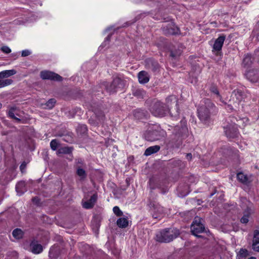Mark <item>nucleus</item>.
Here are the masks:
<instances>
[{"instance_id":"obj_5","label":"nucleus","mask_w":259,"mask_h":259,"mask_svg":"<svg viewBox=\"0 0 259 259\" xmlns=\"http://www.w3.org/2000/svg\"><path fill=\"white\" fill-rule=\"evenodd\" d=\"M173 135L174 140L176 142L180 143L183 139H186L189 135L188 129L187 126V120L183 119L181 120V125H177L175 127Z\"/></svg>"},{"instance_id":"obj_28","label":"nucleus","mask_w":259,"mask_h":259,"mask_svg":"<svg viewBox=\"0 0 259 259\" xmlns=\"http://www.w3.org/2000/svg\"><path fill=\"white\" fill-rule=\"evenodd\" d=\"M16 190L19 195H22L26 190L25 182L20 181L16 185Z\"/></svg>"},{"instance_id":"obj_36","label":"nucleus","mask_w":259,"mask_h":259,"mask_svg":"<svg viewBox=\"0 0 259 259\" xmlns=\"http://www.w3.org/2000/svg\"><path fill=\"white\" fill-rule=\"evenodd\" d=\"M209 90L211 93L217 95V96L219 98L220 101L224 103V102L222 101V97L220 94L217 86L215 84H212L209 88Z\"/></svg>"},{"instance_id":"obj_30","label":"nucleus","mask_w":259,"mask_h":259,"mask_svg":"<svg viewBox=\"0 0 259 259\" xmlns=\"http://www.w3.org/2000/svg\"><path fill=\"white\" fill-rule=\"evenodd\" d=\"M145 94V91L142 89H135L133 91V95L138 99H143Z\"/></svg>"},{"instance_id":"obj_9","label":"nucleus","mask_w":259,"mask_h":259,"mask_svg":"<svg viewBox=\"0 0 259 259\" xmlns=\"http://www.w3.org/2000/svg\"><path fill=\"white\" fill-rule=\"evenodd\" d=\"M16 73V71L14 69L6 70L0 72V88L9 85L13 82L11 79H5L8 78Z\"/></svg>"},{"instance_id":"obj_51","label":"nucleus","mask_w":259,"mask_h":259,"mask_svg":"<svg viewBox=\"0 0 259 259\" xmlns=\"http://www.w3.org/2000/svg\"><path fill=\"white\" fill-rule=\"evenodd\" d=\"M225 108L230 112H232L234 110L233 106L231 104H227Z\"/></svg>"},{"instance_id":"obj_61","label":"nucleus","mask_w":259,"mask_h":259,"mask_svg":"<svg viewBox=\"0 0 259 259\" xmlns=\"http://www.w3.org/2000/svg\"><path fill=\"white\" fill-rule=\"evenodd\" d=\"M257 24L259 26V21L257 22Z\"/></svg>"},{"instance_id":"obj_2","label":"nucleus","mask_w":259,"mask_h":259,"mask_svg":"<svg viewBox=\"0 0 259 259\" xmlns=\"http://www.w3.org/2000/svg\"><path fill=\"white\" fill-rule=\"evenodd\" d=\"M231 118V121L233 123L228 124L226 126L224 127L225 135L230 141L233 139H238L240 133L238 126H240L241 125L243 126L244 122L248 120V119L245 117L241 118L240 117H238L239 119H238L237 117L232 116Z\"/></svg>"},{"instance_id":"obj_45","label":"nucleus","mask_w":259,"mask_h":259,"mask_svg":"<svg viewBox=\"0 0 259 259\" xmlns=\"http://www.w3.org/2000/svg\"><path fill=\"white\" fill-rule=\"evenodd\" d=\"M98 199V195L96 193L91 196L90 198L89 199V201L94 206L95 203L96 202Z\"/></svg>"},{"instance_id":"obj_40","label":"nucleus","mask_w":259,"mask_h":259,"mask_svg":"<svg viewBox=\"0 0 259 259\" xmlns=\"http://www.w3.org/2000/svg\"><path fill=\"white\" fill-rule=\"evenodd\" d=\"M181 53L182 52L180 50H171L170 52V57L172 58H176L181 55Z\"/></svg>"},{"instance_id":"obj_29","label":"nucleus","mask_w":259,"mask_h":259,"mask_svg":"<svg viewBox=\"0 0 259 259\" xmlns=\"http://www.w3.org/2000/svg\"><path fill=\"white\" fill-rule=\"evenodd\" d=\"M73 151V148L69 147H63L60 148L57 152V155L61 154H70L72 153Z\"/></svg>"},{"instance_id":"obj_25","label":"nucleus","mask_w":259,"mask_h":259,"mask_svg":"<svg viewBox=\"0 0 259 259\" xmlns=\"http://www.w3.org/2000/svg\"><path fill=\"white\" fill-rule=\"evenodd\" d=\"M116 224L120 228H125L127 227L128 226V218L126 217L125 218L123 217L119 218L116 221Z\"/></svg>"},{"instance_id":"obj_7","label":"nucleus","mask_w":259,"mask_h":259,"mask_svg":"<svg viewBox=\"0 0 259 259\" xmlns=\"http://www.w3.org/2000/svg\"><path fill=\"white\" fill-rule=\"evenodd\" d=\"M147 205L149 212L154 219L161 218L164 213V208L155 201L149 200Z\"/></svg>"},{"instance_id":"obj_44","label":"nucleus","mask_w":259,"mask_h":259,"mask_svg":"<svg viewBox=\"0 0 259 259\" xmlns=\"http://www.w3.org/2000/svg\"><path fill=\"white\" fill-rule=\"evenodd\" d=\"M252 248L254 251L259 252V241L252 240Z\"/></svg>"},{"instance_id":"obj_31","label":"nucleus","mask_w":259,"mask_h":259,"mask_svg":"<svg viewBox=\"0 0 259 259\" xmlns=\"http://www.w3.org/2000/svg\"><path fill=\"white\" fill-rule=\"evenodd\" d=\"M166 101L167 103H169L170 102H171L174 101L176 103V106L177 108V113L175 115V117H177V116L179 115V111H178V99L177 97L175 96H170L168 97L166 99Z\"/></svg>"},{"instance_id":"obj_39","label":"nucleus","mask_w":259,"mask_h":259,"mask_svg":"<svg viewBox=\"0 0 259 259\" xmlns=\"http://www.w3.org/2000/svg\"><path fill=\"white\" fill-rule=\"evenodd\" d=\"M73 134L72 133H69L66 135H59L60 137H64L63 140L66 142H71L73 140L72 137Z\"/></svg>"},{"instance_id":"obj_19","label":"nucleus","mask_w":259,"mask_h":259,"mask_svg":"<svg viewBox=\"0 0 259 259\" xmlns=\"http://www.w3.org/2000/svg\"><path fill=\"white\" fill-rule=\"evenodd\" d=\"M30 248L31 251L34 254H39L43 250L42 246L35 240H32L30 242Z\"/></svg>"},{"instance_id":"obj_8","label":"nucleus","mask_w":259,"mask_h":259,"mask_svg":"<svg viewBox=\"0 0 259 259\" xmlns=\"http://www.w3.org/2000/svg\"><path fill=\"white\" fill-rule=\"evenodd\" d=\"M163 33L166 36L178 35L181 34L180 28L174 21H170V23L163 25L161 28Z\"/></svg>"},{"instance_id":"obj_26","label":"nucleus","mask_w":259,"mask_h":259,"mask_svg":"<svg viewBox=\"0 0 259 259\" xmlns=\"http://www.w3.org/2000/svg\"><path fill=\"white\" fill-rule=\"evenodd\" d=\"M76 174L79 177V180L83 181L87 177V174L85 170L80 166L76 168Z\"/></svg>"},{"instance_id":"obj_43","label":"nucleus","mask_w":259,"mask_h":259,"mask_svg":"<svg viewBox=\"0 0 259 259\" xmlns=\"http://www.w3.org/2000/svg\"><path fill=\"white\" fill-rule=\"evenodd\" d=\"M185 189L186 190V191L185 192H183L181 190V185H179L178 187V191L180 192V195H181V196H186L187 195H188V193L187 192V189H188V186L187 185H185Z\"/></svg>"},{"instance_id":"obj_41","label":"nucleus","mask_w":259,"mask_h":259,"mask_svg":"<svg viewBox=\"0 0 259 259\" xmlns=\"http://www.w3.org/2000/svg\"><path fill=\"white\" fill-rule=\"evenodd\" d=\"M59 144L57 139H53L50 142V147L53 151L57 150Z\"/></svg>"},{"instance_id":"obj_20","label":"nucleus","mask_w":259,"mask_h":259,"mask_svg":"<svg viewBox=\"0 0 259 259\" xmlns=\"http://www.w3.org/2000/svg\"><path fill=\"white\" fill-rule=\"evenodd\" d=\"M16 110V107H11L10 108L8 112V117L10 118L15 120L16 122L18 123H26V120L24 119H21L20 118H18L15 115V111Z\"/></svg>"},{"instance_id":"obj_57","label":"nucleus","mask_w":259,"mask_h":259,"mask_svg":"<svg viewBox=\"0 0 259 259\" xmlns=\"http://www.w3.org/2000/svg\"><path fill=\"white\" fill-rule=\"evenodd\" d=\"M164 20L165 21H169L171 20V19L170 18H167V20H166L165 18H164Z\"/></svg>"},{"instance_id":"obj_18","label":"nucleus","mask_w":259,"mask_h":259,"mask_svg":"<svg viewBox=\"0 0 259 259\" xmlns=\"http://www.w3.org/2000/svg\"><path fill=\"white\" fill-rule=\"evenodd\" d=\"M145 139L148 141H154L159 139L158 132L157 130H149L144 134Z\"/></svg>"},{"instance_id":"obj_38","label":"nucleus","mask_w":259,"mask_h":259,"mask_svg":"<svg viewBox=\"0 0 259 259\" xmlns=\"http://www.w3.org/2000/svg\"><path fill=\"white\" fill-rule=\"evenodd\" d=\"M56 103V99L54 98L50 99L45 104L46 107L45 108L48 109H52L55 106Z\"/></svg>"},{"instance_id":"obj_50","label":"nucleus","mask_w":259,"mask_h":259,"mask_svg":"<svg viewBox=\"0 0 259 259\" xmlns=\"http://www.w3.org/2000/svg\"><path fill=\"white\" fill-rule=\"evenodd\" d=\"M31 52L28 50H23L21 52V56L22 57H27L30 55Z\"/></svg>"},{"instance_id":"obj_24","label":"nucleus","mask_w":259,"mask_h":259,"mask_svg":"<svg viewBox=\"0 0 259 259\" xmlns=\"http://www.w3.org/2000/svg\"><path fill=\"white\" fill-rule=\"evenodd\" d=\"M160 149V146L159 145H155L149 147L147 148L145 152L144 155L145 156H150L153 154H155L158 152Z\"/></svg>"},{"instance_id":"obj_16","label":"nucleus","mask_w":259,"mask_h":259,"mask_svg":"<svg viewBox=\"0 0 259 259\" xmlns=\"http://www.w3.org/2000/svg\"><path fill=\"white\" fill-rule=\"evenodd\" d=\"M243 92L240 90H234L232 94L231 97L234 100V98H236V101L233 103V106L237 107L243 99Z\"/></svg>"},{"instance_id":"obj_48","label":"nucleus","mask_w":259,"mask_h":259,"mask_svg":"<svg viewBox=\"0 0 259 259\" xmlns=\"http://www.w3.org/2000/svg\"><path fill=\"white\" fill-rule=\"evenodd\" d=\"M253 240L259 242V230H255L253 231Z\"/></svg>"},{"instance_id":"obj_1","label":"nucleus","mask_w":259,"mask_h":259,"mask_svg":"<svg viewBox=\"0 0 259 259\" xmlns=\"http://www.w3.org/2000/svg\"><path fill=\"white\" fill-rule=\"evenodd\" d=\"M217 112V107L211 100L207 98L203 99L197 108L198 117L201 121L204 122L209 120L211 114Z\"/></svg>"},{"instance_id":"obj_46","label":"nucleus","mask_w":259,"mask_h":259,"mask_svg":"<svg viewBox=\"0 0 259 259\" xmlns=\"http://www.w3.org/2000/svg\"><path fill=\"white\" fill-rule=\"evenodd\" d=\"M32 202H33V204L36 205L37 206H40V199L37 196L33 197L32 198Z\"/></svg>"},{"instance_id":"obj_35","label":"nucleus","mask_w":259,"mask_h":259,"mask_svg":"<svg viewBox=\"0 0 259 259\" xmlns=\"http://www.w3.org/2000/svg\"><path fill=\"white\" fill-rule=\"evenodd\" d=\"M134 115L138 119H142L145 116V111L140 109H137L134 111Z\"/></svg>"},{"instance_id":"obj_60","label":"nucleus","mask_w":259,"mask_h":259,"mask_svg":"<svg viewBox=\"0 0 259 259\" xmlns=\"http://www.w3.org/2000/svg\"><path fill=\"white\" fill-rule=\"evenodd\" d=\"M2 107V104L0 103V108Z\"/></svg>"},{"instance_id":"obj_27","label":"nucleus","mask_w":259,"mask_h":259,"mask_svg":"<svg viewBox=\"0 0 259 259\" xmlns=\"http://www.w3.org/2000/svg\"><path fill=\"white\" fill-rule=\"evenodd\" d=\"M237 179L240 183L245 185H247L250 183L247 176L242 172H239L237 174Z\"/></svg>"},{"instance_id":"obj_21","label":"nucleus","mask_w":259,"mask_h":259,"mask_svg":"<svg viewBox=\"0 0 259 259\" xmlns=\"http://www.w3.org/2000/svg\"><path fill=\"white\" fill-rule=\"evenodd\" d=\"M254 58L250 54H247L244 55V57L242 61V65L244 67L248 68H250L253 63Z\"/></svg>"},{"instance_id":"obj_15","label":"nucleus","mask_w":259,"mask_h":259,"mask_svg":"<svg viewBox=\"0 0 259 259\" xmlns=\"http://www.w3.org/2000/svg\"><path fill=\"white\" fill-rule=\"evenodd\" d=\"M146 68L151 70L153 72H158L160 68V65L157 61L152 58H149L146 61Z\"/></svg>"},{"instance_id":"obj_3","label":"nucleus","mask_w":259,"mask_h":259,"mask_svg":"<svg viewBox=\"0 0 259 259\" xmlns=\"http://www.w3.org/2000/svg\"><path fill=\"white\" fill-rule=\"evenodd\" d=\"M125 85V81L119 76L113 78L112 81L109 82L105 81L101 83V87L104 88L109 94H116L118 91H122Z\"/></svg>"},{"instance_id":"obj_47","label":"nucleus","mask_w":259,"mask_h":259,"mask_svg":"<svg viewBox=\"0 0 259 259\" xmlns=\"http://www.w3.org/2000/svg\"><path fill=\"white\" fill-rule=\"evenodd\" d=\"M83 207L86 209H91L94 206L89 201V200H88L85 202H84L83 204Z\"/></svg>"},{"instance_id":"obj_22","label":"nucleus","mask_w":259,"mask_h":259,"mask_svg":"<svg viewBox=\"0 0 259 259\" xmlns=\"http://www.w3.org/2000/svg\"><path fill=\"white\" fill-rule=\"evenodd\" d=\"M150 79L148 73L145 71H141L138 73V80L140 83L145 84Z\"/></svg>"},{"instance_id":"obj_53","label":"nucleus","mask_w":259,"mask_h":259,"mask_svg":"<svg viewBox=\"0 0 259 259\" xmlns=\"http://www.w3.org/2000/svg\"><path fill=\"white\" fill-rule=\"evenodd\" d=\"M186 159L188 160L191 161L192 160V155L190 153H187L186 156Z\"/></svg>"},{"instance_id":"obj_56","label":"nucleus","mask_w":259,"mask_h":259,"mask_svg":"<svg viewBox=\"0 0 259 259\" xmlns=\"http://www.w3.org/2000/svg\"><path fill=\"white\" fill-rule=\"evenodd\" d=\"M256 39H257V40H259V32H258V33H257L256 34Z\"/></svg>"},{"instance_id":"obj_11","label":"nucleus","mask_w":259,"mask_h":259,"mask_svg":"<svg viewBox=\"0 0 259 259\" xmlns=\"http://www.w3.org/2000/svg\"><path fill=\"white\" fill-rule=\"evenodd\" d=\"M221 152L226 158H238L239 156V151L237 149L227 145L221 148Z\"/></svg>"},{"instance_id":"obj_49","label":"nucleus","mask_w":259,"mask_h":259,"mask_svg":"<svg viewBox=\"0 0 259 259\" xmlns=\"http://www.w3.org/2000/svg\"><path fill=\"white\" fill-rule=\"evenodd\" d=\"M1 50L3 52L6 53V54H9L11 53V50L10 49L9 47L7 46H3L1 48Z\"/></svg>"},{"instance_id":"obj_32","label":"nucleus","mask_w":259,"mask_h":259,"mask_svg":"<svg viewBox=\"0 0 259 259\" xmlns=\"http://www.w3.org/2000/svg\"><path fill=\"white\" fill-rule=\"evenodd\" d=\"M170 164L172 167H178L181 168L184 166V162L177 159H172L170 162Z\"/></svg>"},{"instance_id":"obj_6","label":"nucleus","mask_w":259,"mask_h":259,"mask_svg":"<svg viewBox=\"0 0 259 259\" xmlns=\"http://www.w3.org/2000/svg\"><path fill=\"white\" fill-rule=\"evenodd\" d=\"M150 111L154 116L157 117L164 116L169 112L172 114V111L166 105L159 101L152 103Z\"/></svg>"},{"instance_id":"obj_58","label":"nucleus","mask_w":259,"mask_h":259,"mask_svg":"<svg viewBox=\"0 0 259 259\" xmlns=\"http://www.w3.org/2000/svg\"><path fill=\"white\" fill-rule=\"evenodd\" d=\"M248 259H256V258L255 257L251 256V257H249Z\"/></svg>"},{"instance_id":"obj_13","label":"nucleus","mask_w":259,"mask_h":259,"mask_svg":"<svg viewBox=\"0 0 259 259\" xmlns=\"http://www.w3.org/2000/svg\"><path fill=\"white\" fill-rule=\"evenodd\" d=\"M149 186L151 189L154 190L156 188L161 190L162 194H165L168 191V188L167 187L163 186L162 185L163 182L155 183V179L154 178H150L149 181Z\"/></svg>"},{"instance_id":"obj_12","label":"nucleus","mask_w":259,"mask_h":259,"mask_svg":"<svg viewBox=\"0 0 259 259\" xmlns=\"http://www.w3.org/2000/svg\"><path fill=\"white\" fill-rule=\"evenodd\" d=\"M40 76L42 79L51 80L57 81H62L63 77L60 75L48 70L41 71L40 73Z\"/></svg>"},{"instance_id":"obj_52","label":"nucleus","mask_w":259,"mask_h":259,"mask_svg":"<svg viewBox=\"0 0 259 259\" xmlns=\"http://www.w3.org/2000/svg\"><path fill=\"white\" fill-rule=\"evenodd\" d=\"M96 114L97 115V116L99 117V119H103L105 117V115L102 111L100 112L98 114H97V113H96Z\"/></svg>"},{"instance_id":"obj_34","label":"nucleus","mask_w":259,"mask_h":259,"mask_svg":"<svg viewBox=\"0 0 259 259\" xmlns=\"http://www.w3.org/2000/svg\"><path fill=\"white\" fill-rule=\"evenodd\" d=\"M13 236L16 239L22 238L24 233L21 229L19 228L15 229L12 232Z\"/></svg>"},{"instance_id":"obj_23","label":"nucleus","mask_w":259,"mask_h":259,"mask_svg":"<svg viewBox=\"0 0 259 259\" xmlns=\"http://www.w3.org/2000/svg\"><path fill=\"white\" fill-rule=\"evenodd\" d=\"M251 214V209L249 207H247L243 211V215L240 219V222L242 224H246L249 221V218Z\"/></svg>"},{"instance_id":"obj_55","label":"nucleus","mask_w":259,"mask_h":259,"mask_svg":"<svg viewBox=\"0 0 259 259\" xmlns=\"http://www.w3.org/2000/svg\"><path fill=\"white\" fill-rule=\"evenodd\" d=\"M95 226L98 229L100 227V224L99 223H96Z\"/></svg>"},{"instance_id":"obj_4","label":"nucleus","mask_w":259,"mask_h":259,"mask_svg":"<svg viewBox=\"0 0 259 259\" xmlns=\"http://www.w3.org/2000/svg\"><path fill=\"white\" fill-rule=\"evenodd\" d=\"M180 235L179 230L174 228H165L160 230L156 235V240L160 243H169Z\"/></svg>"},{"instance_id":"obj_42","label":"nucleus","mask_w":259,"mask_h":259,"mask_svg":"<svg viewBox=\"0 0 259 259\" xmlns=\"http://www.w3.org/2000/svg\"><path fill=\"white\" fill-rule=\"evenodd\" d=\"M113 211L117 217H121L122 215H123V212L117 206L113 207Z\"/></svg>"},{"instance_id":"obj_59","label":"nucleus","mask_w":259,"mask_h":259,"mask_svg":"<svg viewBox=\"0 0 259 259\" xmlns=\"http://www.w3.org/2000/svg\"><path fill=\"white\" fill-rule=\"evenodd\" d=\"M214 193H215V192H214V193H212L210 194V197H212V196L214 195Z\"/></svg>"},{"instance_id":"obj_37","label":"nucleus","mask_w":259,"mask_h":259,"mask_svg":"<svg viewBox=\"0 0 259 259\" xmlns=\"http://www.w3.org/2000/svg\"><path fill=\"white\" fill-rule=\"evenodd\" d=\"M76 131L78 134L83 135L87 133L88 131V128L86 125L80 124L77 126Z\"/></svg>"},{"instance_id":"obj_10","label":"nucleus","mask_w":259,"mask_h":259,"mask_svg":"<svg viewBox=\"0 0 259 259\" xmlns=\"http://www.w3.org/2000/svg\"><path fill=\"white\" fill-rule=\"evenodd\" d=\"M191 232L193 235L200 237L198 234L205 231V227L201 222V219L199 217L195 218L191 227Z\"/></svg>"},{"instance_id":"obj_54","label":"nucleus","mask_w":259,"mask_h":259,"mask_svg":"<svg viewBox=\"0 0 259 259\" xmlns=\"http://www.w3.org/2000/svg\"><path fill=\"white\" fill-rule=\"evenodd\" d=\"M25 166H26V165H25V163H22V164H21V165H20V170H21V171L22 172H23V169H24V168H25Z\"/></svg>"},{"instance_id":"obj_14","label":"nucleus","mask_w":259,"mask_h":259,"mask_svg":"<svg viewBox=\"0 0 259 259\" xmlns=\"http://www.w3.org/2000/svg\"><path fill=\"white\" fill-rule=\"evenodd\" d=\"M225 39L226 35L225 34L220 35L214 41L212 51L217 52L221 51Z\"/></svg>"},{"instance_id":"obj_17","label":"nucleus","mask_w":259,"mask_h":259,"mask_svg":"<svg viewBox=\"0 0 259 259\" xmlns=\"http://www.w3.org/2000/svg\"><path fill=\"white\" fill-rule=\"evenodd\" d=\"M245 76L251 81H258L259 80V71L255 69L246 71Z\"/></svg>"},{"instance_id":"obj_33","label":"nucleus","mask_w":259,"mask_h":259,"mask_svg":"<svg viewBox=\"0 0 259 259\" xmlns=\"http://www.w3.org/2000/svg\"><path fill=\"white\" fill-rule=\"evenodd\" d=\"M249 255L248 251L245 248H241L237 253L238 259H245Z\"/></svg>"}]
</instances>
